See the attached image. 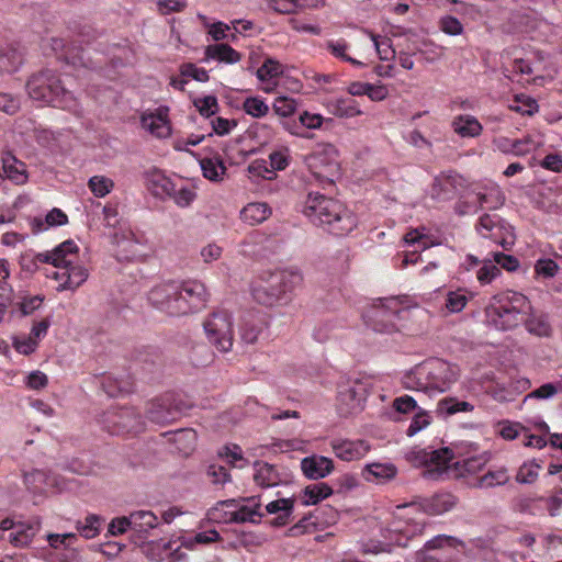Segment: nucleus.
Wrapping results in <instances>:
<instances>
[{
  "mask_svg": "<svg viewBox=\"0 0 562 562\" xmlns=\"http://www.w3.org/2000/svg\"><path fill=\"white\" fill-rule=\"evenodd\" d=\"M357 530L368 533V540H360V550L366 554L390 552L393 546L407 547L408 541L423 533L425 522L423 519L411 516L408 513L394 516L392 521L382 526L375 517L356 520Z\"/></svg>",
  "mask_w": 562,
  "mask_h": 562,
  "instance_id": "nucleus-1",
  "label": "nucleus"
},
{
  "mask_svg": "<svg viewBox=\"0 0 562 562\" xmlns=\"http://www.w3.org/2000/svg\"><path fill=\"white\" fill-rule=\"evenodd\" d=\"M207 300L209 292L198 280L166 281L148 293L150 304L171 316L195 313L205 306Z\"/></svg>",
  "mask_w": 562,
  "mask_h": 562,
  "instance_id": "nucleus-2",
  "label": "nucleus"
},
{
  "mask_svg": "<svg viewBox=\"0 0 562 562\" xmlns=\"http://www.w3.org/2000/svg\"><path fill=\"white\" fill-rule=\"evenodd\" d=\"M26 89L33 100L69 111L75 115L81 114L78 99L65 87L59 75L52 69L33 74L26 82Z\"/></svg>",
  "mask_w": 562,
  "mask_h": 562,
  "instance_id": "nucleus-3",
  "label": "nucleus"
},
{
  "mask_svg": "<svg viewBox=\"0 0 562 562\" xmlns=\"http://www.w3.org/2000/svg\"><path fill=\"white\" fill-rule=\"evenodd\" d=\"M303 213L313 224L323 226L335 236H345L351 231V216L338 200L319 193H310Z\"/></svg>",
  "mask_w": 562,
  "mask_h": 562,
  "instance_id": "nucleus-4",
  "label": "nucleus"
},
{
  "mask_svg": "<svg viewBox=\"0 0 562 562\" xmlns=\"http://www.w3.org/2000/svg\"><path fill=\"white\" fill-rule=\"evenodd\" d=\"M78 250L79 248L76 243L68 239L56 246L53 250L44 251V255H47L49 258L46 263L58 269L50 277L59 282L56 288L59 292L76 290L88 279V270L83 266L72 263L71 258L77 255Z\"/></svg>",
  "mask_w": 562,
  "mask_h": 562,
  "instance_id": "nucleus-5",
  "label": "nucleus"
},
{
  "mask_svg": "<svg viewBox=\"0 0 562 562\" xmlns=\"http://www.w3.org/2000/svg\"><path fill=\"white\" fill-rule=\"evenodd\" d=\"M303 282L299 271L279 270L260 278L252 286L251 293L256 302L265 306H273L290 300L293 291Z\"/></svg>",
  "mask_w": 562,
  "mask_h": 562,
  "instance_id": "nucleus-6",
  "label": "nucleus"
},
{
  "mask_svg": "<svg viewBox=\"0 0 562 562\" xmlns=\"http://www.w3.org/2000/svg\"><path fill=\"white\" fill-rule=\"evenodd\" d=\"M530 310L526 295L516 291H506L494 295L485 308L486 317L497 329H513L521 316Z\"/></svg>",
  "mask_w": 562,
  "mask_h": 562,
  "instance_id": "nucleus-7",
  "label": "nucleus"
},
{
  "mask_svg": "<svg viewBox=\"0 0 562 562\" xmlns=\"http://www.w3.org/2000/svg\"><path fill=\"white\" fill-rule=\"evenodd\" d=\"M458 379L456 367L442 359H429L418 364L407 376L406 387L446 391Z\"/></svg>",
  "mask_w": 562,
  "mask_h": 562,
  "instance_id": "nucleus-8",
  "label": "nucleus"
},
{
  "mask_svg": "<svg viewBox=\"0 0 562 562\" xmlns=\"http://www.w3.org/2000/svg\"><path fill=\"white\" fill-rule=\"evenodd\" d=\"M207 341L220 352H228L234 344V324L229 312L217 310L207 315L203 322Z\"/></svg>",
  "mask_w": 562,
  "mask_h": 562,
  "instance_id": "nucleus-9",
  "label": "nucleus"
},
{
  "mask_svg": "<svg viewBox=\"0 0 562 562\" xmlns=\"http://www.w3.org/2000/svg\"><path fill=\"white\" fill-rule=\"evenodd\" d=\"M191 406L192 404L183 395L170 392L149 402L146 416L155 424L166 425L177 420Z\"/></svg>",
  "mask_w": 562,
  "mask_h": 562,
  "instance_id": "nucleus-10",
  "label": "nucleus"
},
{
  "mask_svg": "<svg viewBox=\"0 0 562 562\" xmlns=\"http://www.w3.org/2000/svg\"><path fill=\"white\" fill-rule=\"evenodd\" d=\"M454 459L450 448L417 449L407 454V460L416 468H424V476L438 480L447 473Z\"/></svg>",
  "mask_w": 562,
  "mask_h": 562,
  "instance_id": "nucleus-11",
  "label": "nucleus"
},
{
  "mask_svg": "<svg viewBox=\"0 0 562 562\" xmlns=\"http://www.w3.org/2000/svg\"><path fill=\"white\" fill-rule=\"evenodd\" d=\"M401 311V302L396 297L379 299L378 303L362 314V318L374 331L391 333L396 328L395 323Z\"/></svg>",
  "mask_w": 562,
  "mask_h": 562,
  "instance_id": "nucleus-12",
  "label": "nucleus"
},
{
  "mask_svg": "<svg viewBox=\"0 0 562 562\" xmlns=\"http://www.w3.org/2000/svg\"><path fill=\"white\" fill-rule=\"evenodd\" d=\"M104 424L113 435L138 434L144 428L142 416L133 407L109 409L104 414Z\"/></svg>",
  "mask_w": 562,
  "mask_h": 562,
  "instance_id": "nucleus-13",
  "label": "nucleus"
},
{
  "mask_svg": "<svg viewBox=\"0 0 562 562\" xmlns=\"http://www.w3.org/2000/svg\"><path fill=\"white\" fill-rule=\"evenodd\" d=\"M234 499L218 502L217 506L209 510V518L217 522H258L263 516L259 512L260 504H256L254 507L241 506L239 509L229 513L223 510L224 507H234Z\"/></svg>",
  "mask_w": 562,
  "mask_h": 562,
  "instance_id": "nucleus-14",
  "label": "nucleus"
},
{
  "mask_svg": "<svg viewBox=\"0 0 562 562\" xmlns=\"http://www.w3.org/2000/svg\"><path fill=\"white\" fill-rule=\"evenodd\" d=\"M467 187V180L456 171L440 172L431 184L430 195L438 201L454 199Z\"/></svg>",
  "mask_w": 562,
  "mask_h": 562,
  "instance_id": "nucleus-15",
  "label": "nucleus"
},
{
  "mask_svg": "<svg viewBox=\"0 0 562 562\" xmlns=\"http://www.w3.org/2000/svg\"><path fill=\"white\" fill-rule=\"evenodd\" d=\"M254 470V481L262 488L278 486L288 482L286 475L281 473L276 465L268 462L256 461Z\"/></svg>",
  "mask_w": 562,
  "mask_h": 562,
  "instance_id": "nucleus-16",
  "label": "nucleus"
},
{
  "mask_svg": "<svg viewBox=\"0 0 562 562\" xmlns=\"http://www.w3.org/2000/svg\"><path fill=\"white\" fill-rule=\"evenodd\" d=\"M301 470L305 477L310 480H319L331 473L334 470V463L331 459L313 454L301 460Z\"/></svg>",
  "mask_w": 562,
  "mask_h": 562,
  "instance_id": "nucleus-17",
  "label": "nucleus"
},
{
  "mask_svg": "<svg viewBox=\"0 0 562 562\" xmlns=\"http://www.w3.org/2000/svg\"><path fill=\"white\" fill-rule=\"evenodd\" d=\"M41 530V521L37 519L18 521L13 531L8 533L7 539L12 546L23 548L29 546Z\"/></svg>",
  "mask_w": 562,
  "mask_h": 562,
  "instance_id": "nucleus-18",
  "label": "nucleus"
},
{
  "mask_svg": "<svg viewBox=\"0 0 562 562\" xmlns=\"http://www.w3.org/2000/svg\"><path fill=\"white\" fill-rule=\"evenodd\" d=\"M168 109L158 108L154 112H145L140 116V124L143 128L149 131L157 137L168 136L170 127L168 125Z\"/></svg>",
  "mask_w": 562,
  "mask_h": 562,
  "instance_id": "nucleus-19",
  "label": "nucleus"
},
{
  "mask_svg": "<svg viewBox=\"0 0 562 562\" xmlns=\"http://www.w3.org/2000/svg\"><path fill=\"white\" fill-rule=\"evenodd\" d=\"M451 127L456 134L463 138L477 137L483 132L480 121L470 114H459L453 117Z\"/></svg>",
  "mask_w": 562,
  "mask_h": 562,
  "instance_id": "nucleus-20",
  "label": "nucleus"
},
{
  "mask_svg": "<svg viewBox=\"0 0 562 562\" xmlns=\"http://www.w3.org/2000/svg\"><path fill=\"white\" fill-rule=\"evenodd\" d=\"M2 170L4 177L13 183L21 186L27 181L26 166L11 153L2 156Z\"/></svg>",
  "mask_w": 562,
  "mask_h": 562,
  "instance_id": "nucleus-21",
  "label": "nucleus"
},
{
  "mask_svg": "<svg viewBox=\"0 0 562 562\" xmlns=\"http://www.w3.org/2000/svg\"><path fill=\"white\" fill-rule=\"evenodd\" d=\"M294 503L295 499L293 497L278 498L266 505V512L271 515H278L274 519V525L285 526L293 520L292 513Z\"/></svg>",
  "mask_w": 562,
  "mask_h": 562,
  "instance_id": "nucleus-22",
  "label": "nucleus"
},
{
  "mask_svg": "<svg viewBox=\"0 0 562 562\" xmlns=\"http://www.w3.org/2000/svg\"><path fill=\"white\" fill-rule=\"evenodd\" d=\"M272 214L270 205L266 202H251L240 211V218L244 223L255 226L263 223Z\"/></svg>",
  "mask_w": 562,
  "mask_h": 562,
  "instance_id": "nucleus-23",
  "label": "nucleus"
},
{
  "mask_svg": "<svg viewBox=\"0 0 562 562\" xmlns=\"http://www.w3.org/2000/svg\"><path fill=\"white\" fill-rule=\"evenodd\" d=\"M146 184L153 195L164 199L172 193L175 183L160 170L153 169L151 171L147 172Z\"/></svg>",
  "mask_w": 562,
  "mask_h": 562,
  "instance_id": "nucleus-24",
  "label": "nucleus"
},
{
  "mask_svg": "<svg viewBox=\"0 0 562 562\" xmlns=\"http://www.w3.org/2000/svg\"><path fill=\"white\" fill-rule=\"evenodd\" d=\"M67 223V214L63 210L54 207L46 214L44 218L33 217L30 222V226L33 234H38L48 229L49 227L63 226Z\"/></svg>",
  "mask_w": 562,
  "mask_h": 562,
  "instance_id": "nucleus-25",
  "label": "nucleus"
},
{
  "mask_svg": "<svg viewBox=\"0 0 562 562\" xmlns=\"http://www.w3.org/2000/svg\"><path fill=\"white\" fill-rule=\"evenodd\" d=\"M456 504V497L450 493H438L425 499L423 508L429 515H441L449 512Z\"/></svg>",
  "mask_w": 562,
  "mask_h": 562,
  "instance_id": "nucleus-26",
  "label": "nucleus"
},
{
  "mask_svg": "<svg viewBox=\"0 0 562 562\" xmlns=\"http://www.w3.org/2000/svg\"><path fill=\"white\" fill-rule=\"evenodd\" d=\"M509 481V474L506 467L490 469L485 474L476 479L473 486L479 488H492L503 486Z\"/></svg>",
  "mask_w": 562,
  "mask_h": 562,
  "instance_id": "nucleus-27",
  "label": "nucleus"
},
{
  "mask_svg": "<svg viewBox=\"0 0 562 562\" xmlns=\"http://www.w3.org/2000/svg\"><path fill=\"white\" fill-rule=\"evenodd\" d=\"M131 529L138 533H147L158 526V518L151 510H136L130 514Z\"/></svg>",
  "mask_w": 562,
  "mask_h": 562,
  "instance_id": "nucleus-28",
  "label": "nucleus"
},
{
  "mask_svg": "<svg viewBox=\"0 0 562 562\" xmlns=\"http://www.w3.org/2000/svg\"><path fill=\"white\" fill-rule=\"evenodd\" d=\"M480 207H487L490 210H497L503 206L505 195L497 184H491L484 188V191L476 193Z\"/></svg>",
  "mask_w": 562,
  "mask_h": 562,
  "instance_id": "nucleus-29",
  "label": "nucleus"
},
{
  "mask_svg": "<svg viewBox=\"0 0 562 562\" xmlns=\"http://www.w3.org/2000/svg\"><path fill=\"white\" fill-rule=\"evenodd\" d=\"M333 490L331 487L324 483H314L307 485L301 493V502L303 505H316L321 501L327 498L329 495H331Z\"/></svg>",
  "mask_w": 562,
  "mask_h": 562,
  "instance_id": "nucleus-30",
  "label": "nucleus"
},
{
  "mask_svg": "<svg viewBox=\"0 0 562 562\" xmlns=\"http://www.w3.org/2000/svg\"><path fill=\"white\" fill-rule=\"evenodd\" d=\"M397 473L395 465L391 463H372L367 465L362 475L369 482L380 483L393 479Z\"/></svg>",
  "mask_w": 562,
  "mask_h": 562,
  "instance_id": "nucleus-31",
  "label": "nucleus"
},
{
  "mask_svg": "<svg viewBox=\"0 0 562 562\" xmlns=\"http://www.w3.org/2000/svg\"><path fill=\"white\" fill-rule=\"evenodd\" d=\"M23 63V53L15 46L9 45L0 50V71L14 72Z\"/></svg>",
  "mask_w": 562,
  "mask_h": 562,
  "instance_id": "nucleus-32",
  "label": "nucleus"
},
{
  "mask_svg": "<svg viewBox=\"0 0 562 562\" xmlns=\"http://www.w3.org/2000/svg\"><path fill=\"white\" fill-rule=\"evenodd\" d=\"M483 237L490 238L495 244L502 246L505 250H509L515 244L516 239L514 227L507 222L491 233L483 232Z\"/></svg>",
  "mask_w": 562,
  "mask_h": 562,
  "instance_id": "nucleus-33",
  "label": "nucleus"
},
{
  "mask_svg": "<svg viewBox=\"0 0 562 562\" xmlns=\"http://www.w3.org/2000/svg\"><path fill=\"white\" fill-rule=\"evenodd\" d=\"M319 2L321 0H268V5L276 12L291 14L301 8H315Z\"/></svg>",
  "mask_w": 562,
  "mask_h": 562,
  "instance_id": "nucleus-34",
  "label": "nucleus"
},
{
  "mask_svg": "<svg viewBox=\"0 0 562 562\" xmlns=\"http://www.w3.org/2000/svg\"><path fill=\"white\" fill-rule=\"evenodd\" d=\"M205 55L207 58L227 64H235L240 60V54L228 44L209 45L205 49Z\"/></svg>",
  "mask_w": 562,
  "mask_h": 562,
  "instance_id": "nucleus-35",
  "label": "nucleus"
},
{
  "mask_svg": "<svg viewBox=\"0 0 562 562\" xmlns=\"http://www.w3.org/2000/svg\"><path fill=\"white\" fill-rule=\"evenodd\" d=\"M387 94L389 89L384 85L353 82V97L367 95L371 101L378 102L384 100Z\"/></svg>",
  "mask_w": 562,
  "mask_h": 562,
  "instance_id": "nucleus-36",
  "label": "nucleus"
},
{
  "mask_svg": "<svg viewBox=\"0 0 562 562\" xmlns=\"http://www.w3.org/2000/svg\"><path fill=\"white\" fill-rule=\"evenodd\" d=\"M263 322L259 318H256L254 315H249L248 318H244L240 326V339L245 344L254 345L259 335L263 329Z\"/></svg>",
  "mask_w": 562,
  "mask_h": 562,
  "instance_id": "nucleus-37",
  "label": "nucleus"
},
{
  "mask_svg": "<svg viewBox=\"0 0 562 562\" xmlns=\"http://www.w3.org/2000/svg\"><path fill=\"white\" fill-rule=\"evenodd\" d=\"M101 385L103 391L109 396H117L123 393L132 391V382L130 380L117 379L113 374H105L102 376Z\"/></svg>",
  "mask_w": 562,
  "mask_h": 562,
  "instance_id": "nucleus-38",
  "label": "nucleus"
},
{
  "mask_svg": "<svg viewBox=\"0 0 562 562\" xmlns=\"http://www.w3.org/2000/svg\"><path fill=\"white\" fill-rule=\"evenodd\" d=\"M438 412L445 416H451L457 413H468L474 409V406L467 402L460 401L456 397H445L438 402Z\"/></svg>",
  "mask_w": 562,
  "mask_h": 562,
  "instance_id": "nucleus-39",
  "label": "nucleus"
},
{
  "mask_svg": "<svg viewBox=\"0 0 562 562\" xmlns=\"http://www.w3.org/2000/svg\"><path fill=\"white\" fill-rule=\"evenodd\" d=\"M527 330L539 337H549L552 333L548 316L544 314L532 313L526 321Z\"/></svg>",
  "mask_w": 562,
  "mask_h": 562,
  "instance_id": "nucleus-40",
  "label": "nucleus"
},
{
  "mask_svg": "<svg viewBox=\"0 0 562 562\" xmlns=\"http://www.w3.org/2000/svg\"><path fill=\"white\" fill-rule=\"evenodd\" d=\"M48 260V256L44 252L27 250L20 256L19 263L23 271L34 273L37 271L40 263H46Z\"/></svg>",
  "mask_w": 562,
  "mask_h": 562,
  "instance_id": "nucleus-41",
  "label": "nucleus"
},
{
  "mask_svg": "<svg viewBox=\"0 0 562 562\" xmlns=\"http://www.w3.org/2000/svg\"><path fill=\"white\" fill-rule=\"evenodd\" d=\"M300 124L293 123L292 125L286 124V130L293 135H303L300 130L302 127L306 128H318L323 123V117L319 114H311L308 112H303L300 114Z\"/></svg>",
  "mask_w": 562,
  "mask_h": 562,
  "instance_id": "nucleus-42",
  "label": "nucleus"
},
{
  "mask_svg": "<svg viewBox=\"0 0 562 562\" xmlns=\"http://www.w3.org/2000/svg\"><path fill=\"white\" fill-rule=\"evenodd\" d=\"M283 74V65L273 59L266 58L263 64L258 68L256 75L260 81L276 79Z\"/></svg>",
  "mask_w": 562,
  "mask_h": 562,
  "instance_id": "nucleus-43",
  "label": "nucleus"
},
{
  "mask_svg": "<svg viewBox=\"0 0 562 562\" xmlns=\"http://www.w3.org/2000/svg\"><path fill=\"white\" fill-rule=\"evenodd\" d=\"M100 517L88 515L83 521H77L76 529L78 533L86 539H93L100 533Z\"/></svg>",
  "mask_w": 562,
  "mask_h": 562,
  "instance_id": "nucleus-44",
  "label": "nucleus"
},
{
  "mask_svg": "<svg viewBox=\"0 0 562 562\" xmlns=\"http://www.w3.org/2000/svg\"><path fill=\"white\" fill-rule=\"evenodd\" d=\"M542 145L539 135L528 134L520 139H514V156H525Z\"/></svg>",
  "mask_w": 562,
  "mask_h": 562,
  "instance_id": "nucleus-45",
  "label": "nucleus"
},
{
  "mask_svg": "<svg viewBox=\"0 0 562 562\" xmlns=\"http://www.w3.org/2000/svg\"><path fill=\"white\" fill-rule=\"evenodd\" d=\"M469 300L470 296L467 294V291L458 289L447 293L445 305L450 313H459L467 306Z\"/></svg>",
  "mask_w": 562,
  "mask_h": 562,
  "instance_id": "nucleus-46",
  "label": "nucleus"
},
{
  "mask_svg": "<svg viewBox=\"0 0 562 562\" xmlns=\"http://www.w3.org/2000/svg\"><path fill=\"white\" fill-rule=\"evenodd\" d=\"M203 176L212 181H217L225 173L226 167L221 159L204 158L201 160Z\"/></svg>",
  "mask_w": 562,
  "mask_h": 562,
  "instance_id": "nucleus-47",
  "label": "nucleus"
},
{
  "mask_svg": "<svg viewBox=\"0 0 562 562\" xmlns=\"http://www.w3.org/2000/svg\"><path fill=\"white\" fill-rule=\"evenodd\" d=\"M243 110L248 115L260 119L268 114L269 105L259 97H249L245 99Z\"/></svg>",
  "mask_w": 562,
  "mask_h": 562,
  "instance_id": "nucleus-48",
  "label": "nucleus"
},
{
  "mask_svg": "<svg viewBox=\"0 0 562 562\" xmlns=\"http://www.w3.org/2000/svg\"><path fill=\"white\" fill-rule=\"evenodd\" d=\"M88 187L97 198H104L114 188V182L104 176H93L89 179Z\"/></svg>",
  "mask_w": 562,
  "mask_h": 562,
  "instance_id": "nucleus-49",
  "label": "nucleus"
},
{
  "mask_svg": "<svg viewBox=\"0 0 562 562\" xmlns=\"http://www.w3.org/2000/svg\"><path fill=\"white\" fill-rule=\"evenodd\" d=\"M501 274V269L492 259L484 260L483 265L476 271V279L481 285L490 284Z\"/></svg>",
  "mask_w": 562,
  "mask_h": 562,
  "instance_id": "nucleus-50",
  "label": "nucleus"
},
{
  "mask_svg": "<svg viewBox=\"0 0 562 562\" xmlns=\"http://www.w3.org/2000/svg\"><path fill=\"white\" fill-rule=\"evenodd\" d=\"M168 198H171L178 206L187 207L195 200L196 194L191 187L183 186L177 188V186L173 184L172 193H170Z\"/></svg>",
  "mask_w": 562,
  "mask_h": 562,
  "instance_id": "nucleus-51",
  "label": "nucleus"
},
{
  "mask_svg": "<svg viewBox=\"0 0 562 562\" xmlns=\"http://www.w3.org/2000/svg\"><path fill=\"white\" fill-rule=\"evenodd\" d=\"M193 105L204 117H211L218 111V102L215 95H205L193 100Z\"/></svg>",
  "mask_w": 562,
  "mask_h": 562,
  "instance_id": "nucleus-52",
  "label": "nucleus"
},
{
  "mask_svg": "<svg viewBox=\"0 0 562 562\" xmlns=\"http://www.w3.org/2000/svg\"><path fill=\"white\" fill-rule=\"evenodd\" d=\"M438 27L450 36L461 35L464 31L463 24L453 15L447 14L439 19Z\"/></svg>",
  "mask_w": 562,
  "mask_h": 562,
  "instance_id": "nucleus-53",
  "label": "nucleus"
},
{
  "mask_svg": "<svg viewBox=\"0 0 562 562\" xmlns=\"http://www.w3.org/2000/svg\"><path fill=\"white\" fill-rule=\"evenodd\" d=\"M46 540L50 548L55 550H66L69 549L74 542L77 540V533L68 532V533H48L46 536Z\"/></svg>",
  "mask_w": 562,
  "mask_h": 562,
  "instance_id": "nucleus-54",
  "label": "nucleus"
},
{
  "mask_svg": "<svg viewBox=\"0 0 562 562\" xmlns=\"http://www.w3.org/2000/svg\"><path fill=\"white\" fill-rule=\"evenodd\" d=\"M431 423V416L428 412L420 409L413 417L407 430L406 435L408 437L415 436L417 432L422 431L426 427H428Z\"/></svg>",
  "mask_w": 562,
  "mask_h": 562,
  "instance_id": "nucleus-55",
  "label": "nucleus"
},
{
  "mask_svg": "<svg viewBox=\"0 0 562 562\" xmlns=\"http://www.w3.org/2000/svg\"><path fill=\"white\" fill-rule=\"evenodd\" d=\"M505 222L506 221H504L496 214H483L482 216H480L475 228L477 233L483 237V232L491 233Z\"/></svg>",
  "mask_w": 562,
  "mask_h": 562,
  "instance_id": "nucleus-56",
  "label": "nucleus"
},
{
  "mask_svg": "<svg viewBox=\"0 0 562 562\" xmlns=\"http://www.w3.org/2000/svg\"><path fill=\"white\" fill-rule=\"evenodd\" d=\"M559 271L558 263L549 258H540L535 263V273L538 277H542L544 279H551L555 277Z\"/></svg>",
  "mask_w": 562,
  "mask_h": 562,
  "instance_id": "nucleus-57",
  "label": "nucleus"
},
{
  "mask_svg": "<svg viewBox=\"0 0 562 562\" xmlns=\"http://www.w3.org/2000/svg\"><path fill=\"white\" fill-rule=\"evenodd\" d=\"M492 261L498 267L505 269L508 272L516 271L520 263L518 258L513 255H507L501 251L492 252Z\"/></svg>",
  "mask_w": 562,
  "mask_h": 562,
  "instance_id": "nucleus-58",
  "label": "nucleus"
},
{
  "mask_svg": "<svg viewBox=\"0 0 562 562\" xmlns=\"http://www.w3.org/2000/svg\"><path fill=\"white\" fill-rule=\"evenodd\" d=\"M461 544H462V542L454 537L446 536V535H438L426 542L425 549L426 550L443 549V548H453L454 549Z\"/></svg>",
  "mask_w": 562,
  "mask_h": 562,
  "instance_id": "nucleus-59",
  "label": "nucleus"
},
{
  "mask_svg": "<svg viewBox=\"0 0 562 562\" xmlns=\"http://www.w3.org/2000/svg\"><path fill=\"white\" fill-rule=\"evenodd\" d=\"M207 476L215 485H224L226 482L231 481V474L228 472V469L224 465L216 463H212L209 465Z\"/></svg>",
  "mask_w": 562,
  "mask_h": 562,
  "instance_id": "nucleus-60",
  "label": "nucleus"
},
{
  "mask_svg": "<svg viewBox=\"0 0 562 562\" xmlns=\"http://www.w3.org/2000/svg\"><path fill=\"white\" fill-rule=\"evenodd\" d=\"M487 459L483 456H476L472 458L464 459L461 463L456 462L458 467H460V471L462 474L464 473H476L483 469L486 464Z\"/></svg>",
  "mask_w": 562,
  "mask_h": 562,
  "instance_id": "nucleus-61",
  "label": "nucleus"
},
{
  "mask_svg": "<svg viewBox=\"0 0 562 562\" xmlns=\"http://www.w3.org/2000/svg\"><path fill=\"white\" fill-rule=\"evenodd\" d=\"M392 407L398 414H409L414 412L418 406L414 397L405 394L395 397L392 402Z\"/></svg>",
  "mask_w": 562,
  "mask_h": 562,
  "instance_id": "nucleus-62",
  "label": "nucleus"
},
{
  "mask_svg": "<svg viewBox=\"0 0 562 562\" xmlns=\"http://www.w3.org/2000/svg\"><path fill=\"white\" fill-rule=\"evenodd\" d=\"M180 72L182 76L191 77L200 82H206L210 79L209 72L204 68H199L192 63L181 65Z\"/></svg>",
  "mask_w": 562,
  "mask_h": 562,
  "instance_id": "nucleus-63",
  "label": "nucleus"
},
{
  "mask_svg": "<svg viewBox=\"0 0 562 562\" xmlns=\"http://www.w3.org/2000/svg\"><path fill=\"white\" fill-rule=\"evenodd\" d=\"M273 110L278 115L286 117L295 112L296 102L291 98L279 97L273 103Z\"/></svg>",
  "mask_w": 562,
  "mask_h": 562,
  "instance_id": "nucleus-64",
  "label": "nucleus"
}]
</instances>
